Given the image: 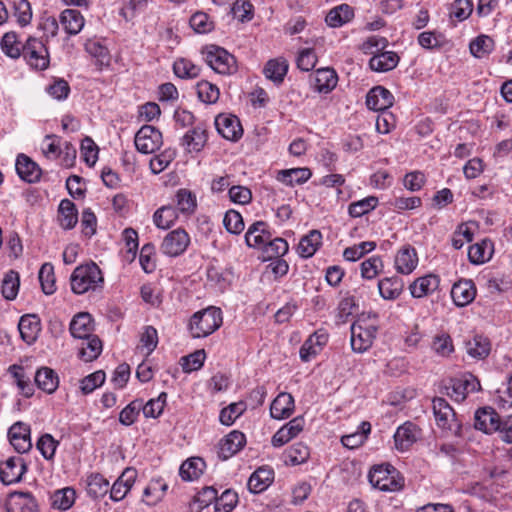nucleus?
I'll use <instances>...</instances> for the list:
<instances>
[{
    "mask_svg": "<svg viewBox=\"0 0 512 512\" xmlns=\"http://www.w3.org/2000/svg\"><path fill=\"white\" fill-rule=\"evenodd\" d=\"M103 283L102 271L94 262L77 266L70 276L71 290L78 295L101 289Z\"/></svg>",
    "mask_w": 512,
    "mask_h": 512,
    "instance_id": "1",
    "label": "nucleus"
},
{
    "mask_svg": "<svg viewBox=\"0 0 512 512\" xmlns=\"http://www.w3.org/2000/svg\"><path fill=\"white\" fill-rule=\"evenodd\" d=\"M476 296V288L472 280L463 279L456 282L451 289V297L458 307L470 304Z\"/></svg>",
    "mask_w": 512,
    "mask_h": 512,
    "instance_id": "21",
    "label": "nucleus"
},
{
    "mask_svg": "<svg viewBox=\"0 0 512 512\" xmlns=\"http://www.w3.org/2000/svg\"><path fill=\"white\" fill-rule=\"evenodd\" d=\"M8 509L9 512H37L38 505L32 494L18 492L12 495Z\"/></svg>",
    "mask_w": 512,
    "mask_h": 512,
    "instance_id": "40",
    "label": "nucleus"
},
{
    "mask_svg": "<svg viewBox=\"0 0 512 512\" xmlns=\"http://www.w3.org/2000/svg\"><path fill=\"white\" fill-rule=\"evenodd\" d=\"M82 346L79 348V358L85 362H91L98 358L102 352V342L97 335L82 339Z\"/></svg>",
    "mask_w": 512,
    "mask_h": 512,
    "instance_id": "42",
    "label": "nucleus"
},
{
    "mask_svg": "<svg viewBox=\"0 0 512 512\" xmlns=\"http://www.w3.org/2000/svg\"><path fill=\"white\" fill-rule=\"evenodd\" d=\"M223 225L227 232L235 235L240 234L245 228L242 215L234 209H230L225 213Z\"/></svg>",
    "mask_w": 512,
    "mask_h": 512,
    "instance_id": "62",
    "label": "nucleus"
},
{
    "mask_svg": "<svg viewBox=\"0 0 512 512\" xmlns=\"http://www.w3.org/2000/svg\"><path fill=\"white\" fill-rule=\"evenodd\" d=\"M13 16L21 27L30 24L32 19V9L28 0H9Z\"/></svg>",
    "mask_w": 512,
    "mask_h": 512,
    "instance_id": "47",
    "label": "nucleus"
},
{
    "mask_svg": "<svg viewBox=\"0 0 512 512\" xmlns=\"http://www.w3.org/2000/svg\"><path fill=\"white\" fill-rule=\"evenodd\" d=\"M26 472V464L22 457L13 456L0 464V480L5 485L19 482Z\"/></svg>",
    "mask_w": 512,
    "mask_h": 512,
    "instance_id": "14",
    "label": "nucleus"
},
{
    "mask_svg": "<svg viewBox=\"0 0 512 512\" xmlns=\"http://www.w3.org/2000/svg\"><path fill=\"white\" fill-rule=\"evenodd\" d=\"M368 479L374 488L383 492H396L404 486V479L390 464L373 466L369 471Z\"/></svg>",
    "mask_w": 512,
    "mask_h": 512,
    "instance_id": "3",
    "label": "nucleus"
},
{
    "mask_svg": "<svg viewBox=\"0 0 512 512\" xmlns=\"http://www.w3.org/2000/svg\"><path fill=\"white\" fill-rule=\"evenodd\" d=\"M87 493L94 499L102 498L109 492V481L100 473H93L87 477Z\"/></svg>",
    "mask_w": 512,
    "mask_h": 512,
    "instance_id": "43",
    "label": "nucleus"
},
{
    "mask_svg": "<svg viewBox=\"0 0 512 512\" xmlns=\"http://www.w3.org/2000/svg\"><path fill=\"white\" fill-rule=\"evenodd\" d=\"M85 51L95 58L99 65H108L110 62V54L107 47L97 40H88L85 43Z\"/></svg>",
    "mask_w": 512,
    "mask_h": 512,
    "instance_id": "60",
    "label": "nucleus"
},
{
    "mask_svg": "<svg viewBox=\"0 0 512 512\" xmlns=\"http://www.w3.org/2000/svg\"><path fill=\"white\" fill-rule=\"evenodd\" d=\"M167 402V393L161 392L157 398L150 399L146 404L142 403L141 410L146 418L159 417Z\"/></svg>",
    "mask_w": 512,
    "mask_h": 512,
    "instance_id": "58",
    "label": "nucleus"
},
{
    "mask_svg": "<svg viewBox=\"0 0 512 512\" xmlns=\"http://www.w3.org/2000/svg\"><path fill=\"white\" fill-rule=\"evenodd\" d=\"M321 244V232L318 230H312L301 238L297 251L302 258H310L316 253Z\"/></svg>",
    "mask_w": 512,
    "mask_h": 512,
    "instance_id": "38",
    "label": "nucleus"
},
{
    "mask_svg": "<svg viewBox=\"0 0 512 512\" xmlns=\"http://www.w3.org/2000/svg\"><path fill=\"white\" fill-rule=\"evenodd\" d=\"M8 438L18 453H26L32 448L31 429L26 423H14L8 430Z\"/></svg>",
    "mask_w": 512,
    "mask_h": 512,
    "instance_id": "13",
    "label": "nucleus"
},
{
    "mask_svg": "<svg viewBox=\"0 0 512 512\" xmlns=\"http://www.w3.org/2000/svg\"><path fill=\"white\" fill-rule=\"evenodd\" d=\"M404 282L397 276L385 277L378 281V290L384 300H396L403 292Z\"/></svg>",
    "mask_w": 512,
    "mask_h": 512,
    "instance_id": "30",
    "label": "nucleus"
},
{
    "mask_svg": "<svg viewBox=\"0 0 512 512\" xmlns=\"http://www.w3.org/2000/svg\"><path fill=\"white\" fill-rule=\"evenodd\" d=\"M39 281L42 291L46 295H51L55 292V275L54 267L50 263H44L39 270Z\"/></svg>",
    "mask_w": 512,
    "mask_h": 512,
    "instance_id": "55",
    "label": "nucleus"
},
{
    "mask_svg": "<svg viewBox=\"0 0 512 512\" xmlns=\"http://www.w3.org/2000/svg\"><path fill=\"white\" fill-rule=\"evenodd\" d=\"M22 56L26 63L35 70H45L50 63L49 51L46 44L35 37H29L26 40Z\"/></svg>",
    "mask_w": 512,
    "mask_h": 512,
    "instance_id": "6",
    "label": "nucleus"
},
{
    "mask_svg": "<svg viewBox=\"0 0 512 512\" xmlns=\"http://www.w3.org/2000/svg\"><path fill=\"white\" fill-rule=\"evenodd\" d=\"M35 383L42 391L52 394L59 386L58 374L49 367L39 368L34 377Z\"/></svg>",
    "mask_w": 512,
    "mask_h": 512,
    "instance_id": "33",
    "label": "nucleus"
},
{
    "mask_svg": "<svg viewBox=\"0 0 512 512\" xmlns=\"http://www.w3.org/2000/svg\"><path fill=\"white\" fill-rule=\"evenodd\" d=\"M383 261L380 256H372L361 263V276L364 279H375L383 270Z\"/></svg>",
    "mask_w": 512,
    "mask_h": 512,
    "instance_id": "61",
    "label": "nucleus"
},
{
    "mask_svg": "<svg viewBox=\"0 0 512 512\" xmlns=\"http://www.w3.org/2000/svg\"><path fill=\"white\" fill-rule=\"evenodd\" d=\"M394 96L383 86H375L366 96V106L373 111H386L393 105Z\"/></svg>",
    "mask_w": 512,
    "mask_h": 512,
    "instance_id": "18",
    "label": "nucleus"
},
{
    "mask_svg": "<svg viewBox=\"0 0 512 512\" xmlns=\"http://www.w3.org/2000/svg\"><path fill=\"white\" fill-rule=\"evenodd\" d=\"M215 127L223 138L230 141H237L243 135L240 120L232 114H219L215 118Z\"/></svg>",
    "mask_w": 512,
    "mask_h": 512,
    "instance_id": "12",
    "label": "nucleus"
},
{
    "mask_svg": "<svg viewBox=\"0 0 512 512\" xmlns=\"http://www.w3.org/2000/svg\"><path fill=\"white\" fill-rule=\"evenodd\" d=\"M311 176L312 172L309 168H291L280 170L277 173L276 179L287 186L293 187L295 185L304 184Z\"/></svg>",
    "mask_w": 512,
    "mask_h": 512,
    "instance_id": "31",
    "label": "nucleus"
},
{
    "mask_svg": "<svg viewBox=\"0 0 512 512\" xmlns=\"http://www.w3.org/2000/svg\"><path fill=\"white\" fill-rule=\"evenodd\" d=\"M418 254L410 244L402 246L394 258V267L402 275L411 274L418 266Z\"/></svg>",
    "mask_w": 512,
    "mask_h": 512,
    "instance_id": "15",
    "label": "nucleus"
},
{
    "mask_svg": "<svg viewBox=\"0 0 512 512\" xmlns=\"http://www.w3.org/2000/svg\"><path fill=\"white\" fill-rule=\"evenodd\" d=\"M378 326L366 323L365 316L359 317L351 326V347L353 351L363 353L368 350L376 338Z\"/></svg>",
    "mask_w": 512,
    "mask_h": 512,
    "instance_id": "5",
    "label": "nucleus"
},
{
    "mask_svg": "<svg viewBox=\"0 0 512 512\" xmlns=\"http://www.w3.org/2000/svg\"><path fill=\"white\" fill-rule=\"evenodd\" d=\"M20 280L18 272L8 271L2 281V295L7 300H14L17 297Z\"/></svg>",
    "mask_w": 512,
    "mask_h": 512,
    "instance_id": "51",
    "label": "nucleus"
},
{
    "mask_svg": "<svg viewBox=\"0 0 512 512\" xmlns=\"http://www.w3.org/2000/svg\"><path fill=\"white\" fill-rule=\"evenodd\" d=\"M205 468L206 463L202 458L191 457L181 464L179 468V475L184 481H194L199 479Z\"/></svg>",
    "mask_w": 512,
    "mask_h": 512,
    "instance_id": "36",
    "label": "nucleus"
},
{
    "mask_svg": "<svg viewBox=\"0 0 512 512\" xmlns=\"http://www.w3.org/2000/svg\"><path fill=\"white\" fill-rule=\"evenodd\" d=\"M58 221L59 225L65 230H70L77 224L78 210L71 200L63 199L60 202L58 207Z\"/></svg>",
    "mask_w": 512,
    "mask_h": 512,
    "instance_id": "34",
    "label": "nucleus"
},
{
    "mask_svg": "<svg viewBox=\"0 0 512 512\" xmlns=\"http://www.w3.org/2000/svg\"><path fill=\"white\" fill-rule=\"evenodd\" d=\"M274 480V471L270 468L260 467L248 479L247 488L253 494L265 491Z\"/></svg>",
    "mask_w": 512,
    "mask_h": 512,
    "instance_id": "27",
    "label": "nucleus"
},
{
    "mask_svg": "<svg viewBox=\"0 0 512 512\" xmlns=\"http://www.w3.org/2000/svg\"><path fill=\"white\" fill-rule=\"evenodd\" d=\"M177 209L183 214L194 213L197 202L195 195L188 189H180L176 193Z\"/></svg>",
    "mask_w": 512,
    "mask_h": 512,
    "instance_id": "54",
    "label": "nucleus"
},
{
    "mask_svg": "<svg viewBox=\"0 0 512 512\" xmlns=\"http://www.w3.org/2000/svg\"><path fill=\"white\" fill-rule=\"evenodd\" d=\"M272 236L269 227L264 221H256L251 224L245 234V242L248 247L262 248Z\"/></svg>",
    "mask_w": 512,
    "mask_h": 512,
    "instance_id": "22",
    "label": "nucleus"
},
{
    "mask_svg": "<svg viewBox=\"0 0 512 512\" xmlns=\"http://www.w3.org/2000/svg\"><path fill=\"white\" fill-rule=\"evenodd\" d=\"M15 168L18 176L28 183H35L40 180V167L25 154H19L17 156Z\"/></svg>",
    "mask_w": 512,
    "mask_h": 512,
    "instance_id": "24",
    "label": "nucleus"
},
{
    "mask_svg": "<svg viewBox=\"0 0 512 512\" xmlns=\"http://www.w3.org/2000/svg\"><path fill=\"white\" fill-rule=\"evenodd\" d=\"M222 311L210 306L195 312L189 322V330L193 338H203L214 333L222 325Z\"/></svg>",
    "mask_w": 512,
    "mask_h": 512,
    "instance_id": "2",
    "label": "nucleus"
},
{
    "mask_svg": "<svg viewBox=\"0 0 512 512\" xmlns=\"http://www.w3.org/2000/svg\"><path fill=\"white\" fill-rule=\"evenodd\" d=\"M246 410V404L242 401L231 403L220 411L219 420L223 425L230 426Z\"/></svg>",
    "mask_w": 512,
    "mask_h": 512,
    "instance_id": "59",
    "label": "nucleus"
},
{
    "mask_svg": "<svg viewBox=\"0 0 512 512\" xmlns=\"http://www.w3.org/2000/svg\"><path fill=\"white\" fill-rule=\"evenodd\" d=\"M420 429L416 424L407 421L399 426L394 434V443L397 450L404 452L418 440Z\"/></svg>",
    "mask_w": 512,
    "mask_h": 512,
    "instance_id": "17",
    "label": "nucleus"
},
{
    "mask_svg": "<svg viewBox=\"0 0 512 512\" xmlns=\"http://www.w3.org/2000/svg\"><path fill=\"white\" fill-rule=\"evenodd\" d=\"M237 503L238 494L231 489H227L218 497L214 506L215 512H231Z\"/></svg>",
    "mask_w": 512,
    "mask_h": 512,
    "instance_id": "64",
    "label": "nucleus"
},
{
    "mask_svg": "<svg viewBox=\"0 0 512 512\" xmlns=\"http://www.w3.org/2000/svg\"><path fill=\"white\" fill-rule=\"evenodd\" d=\"M470 52L476 58H483L494 49V41L487 35H480L471 41Z\"/></svg>",
    "mask_w": 512,
    "mask_h": 512,
    "instance_id": "50",
    "label": "nucleus"
},
{
    "mask_svg": "<svg viewBox=\"0 0 512 512\" xmlns=\"http://www.w3.org/2000/svg\"><path fill=\"white\" fill-rule=\"evenodd\" d=\"M136 149L143 154H151L158 150L163 141L161 132L153 126H142L135 135Z\"/></svg>",
    "mask_w": 512,
    "mask_h": 512,
    "instance_id": "10",
    "label": "nucleus"
},
{
    "mask_svg": "<svg viewBox=\"0 0 512 512\" xmlns=\"http://www.w3.org/2000/svg\"><path fill=\"white\" fill-rule=\"evenodd\" d=\"M9 372L14 377L18 388L25 397H31L34 393V388L30 383V378L25 375L24 368L19 365H11Z\"/></svg>",
    "mask_w": 512,
    "mask_h": 512,
    "instance_id": "53",
    "label": "nucleus"
},
{
    "mask_svg": "<svg viewBox=\"0 0 512 512\" xmlns=\"http://www.w3.org/2000/svg\"><path fill=\"white\" fill-rule=\"evenodd\" d=\"M338 76L332 68H321L316 70L313 88L316 92L327 94L337 85Z\"/></svg>",
    "mask_w": 512,
    "mask_h": 512,
    "instance_id": "28",
    "label": "nucleus"
},
{
    "mask_svg": "<svg viewBox=\"0 0 512 512\" xmlns=\"http://www.w3.org/2000/svg\"><path fill=\"white\" fill-rule=\"evenodd\" d=\"M440 284L439 276L427 274L415 279L409 286L410 293L414 298H423L438 290Z\"/></svg>",
    "mask_w": 512,
    "mask_h": 512,
    "instance_id": "20",
    "label": "nucleus"
},
{
    "mask_svg": "<svg viewBox=\"0 0 512 512\" xmlns=\"http://www.w3.org/2000/svg\"><path fill=\"white\" fill-rule=\"evenodd\" d=\"M190 244L189 234L182 228L170 231L164 237L160 250L169 257L182 255Z\"/></svg>",
    "mask_w": 512,
    "mask_h": 512,
    "instance_id": "9",
    "label": "nucleus"
},
{
    "mask_svg": "<svg viewBox=\"0 0 512 512\" xmlns=\"http://www.w3.org/2000/svg\"><path fill=\"white\" fill-rule=\"evenodd\" d=\"M288 62L283 57L270 59L264 66L263 73L275 84H281L288 72Z\"/></svg>",
    "mask_w": 512,
    "mask_h": 512,
    "instance_id": "35",
    "label": "nucleus"
},
{
    "mask_svg": "<svg viewBox=\"0 0 512 512\" xmlns=\"http://www.w3.org/2000/svg\"><path fill=\"white\" fill-rule=\"evenodd\" d=\"M399 62V56L393 51L376 53L369 61L371 70L376 72H387L394 69Z\"/></svg>",
    "mask_w": 512,
    "mask_h": 512,
    "instance_id": "37",
    "label": "nucleus"
},
{
    "mask_svg": "<svg viewBox=\"0 0 512 512\" xmlns=\"http://www.w3.org/2000/svg\"><path fill=\"white\" fill-rule=\"evenodd\" d=\"M353 16V9L347 4H341L328 12L325 21L330 27H340L349 22Z\"/></svg>",
    "mask_w": 512,
    "mask_h": 512,
    "instance_id": "44",
    "label": "nucleus"
},
{
    "mask_svg": "<svg viewBox=\"0 0 512 512\" xmlns=\"http://www.w3.org/2000/svg\"><path fill=\"white\" fill-rule=\"evenodd\" d=\"M465 349L469 356L475 359H484L490 353L491 344L487 337L475 335L465 342Z\"/></svg>",
    "mask_w": 512,
    "mask_h": 512,
    "instance_id": "41",
    "label": "nucleus"
},
{
    "mask_svg": "<svg viewBox=\"0 0 512 512\" xmlns=\"http://www.w3.org/2000/svg\"><path fill=\"white\" fill-rule=\"evenodd\" d=\"M137 478L134 468H126L113 485L109 486L110 499L114 502L123 500L132 489Z\"/></svg>",
    "mask_w": 512,
    "mask_h": 512,
    "instance_id": "16",
    "label": "nucleus"
},
{
    "mask_svg": "<svg viewBox=\"0 0 512 512\" xmlns=\"http://www.w3.org/2000/svg\"><path fill=\"white\" fill-rule=\"evenodd\" d=\"M69 330L71 335L78 339L94 335V321L92 316L87 312H80L76 314L70 322Z\"/></svg>",
    "mask_w": 512,
    "mask_h": 512,
    "instance_id": "25",
    "label": "nucleus"
},
{
    "mask_svg": "<svg viewBox=\"0 0 512 512\" xmlns=\"http://www.w3.org/2000/svg\"><path fill=\"white\" fill-rule=\"evenodd\" d=\"M1 49L3 53L12 58L17 59L22 56L24 50V44L18 40V36L15 32H7L1 39Z\"/></svg>",
    "mask_w": 512,
    "mask_h": 512,
    "instance_id": "45",
    "label": "nucleus"
},
{
    "mask_svg": "<svg viewBox=\"0 0 512 512\" xmlns=\"http://www.w3.org/2000/svg\"><path fill=\"white\" fill-rule=\"evenodd\" d=\"M177 219L176 209L172 206H162L153 215L154 224L160 229L170 228Z\"/></svg>",
    "mask_w": 512,
    "mask_h": 512,
    "instance_id": "49",
    "label": "nucleus"
},
{
    "mask_svg": "<svg viewBox=\"0 0 512 512\" xmlns=\"http://www.w3.org/2000/svg\"><path fill=\"white\" fill-rule=\"evenodd\" d=\"M433 413L439 428L459 434L461 424L456 418V413L446 399L435 397L432 401Z\"/></svg>",
    "mask_w": 512,
    "mask_h": 512,
    "instance_id": "8",
    "label": "nucleus"
},
{
    "mask_svg": "<svg viewBox=\"0 0 512 512\" xmlns=\"http://www.w3.org/2000/svg\"><path fill=\"white\" fill-rule=\"evenodd\" d=\"M493 254V243L484 239L481 242L471 245L468 249V258L472 264H483L489 261Z\"/></svg>",
    "mask_w": 512,
    "mask_h": 512,
    "instance_id": "39",
    "label": "nucleus"
},
{
    "mask_svg": "<svg viewBox=\"0 0 512 512\" xmlns=\"http://www.w3.org/2000/svg\"><path fill=\"white\" fill-rule=\"evenodd\" d=\"M379 200L376 196H368L361 200L352 202L348 206V214L353 218H359L371 212L378 206Z\"/></svg>",
    "mask_w": 512,
    "mask_h": 512,
    "instance_id": "48",
    "label": "nucleus"
},
{
    "mask_svg": "<svg viewBox=\"0 0 512 512\" xmlns=\"http://www.w3.org/2000/svg\"><path fill=\"white\" fill-rule=\"evenodd\" d=\"M206 63L216 73L230 75L237 70L236 59L224 48L211 45L203 50Z\"/></svg>",
    "mask_w": 512,
    "mask_h": 512,
    "instance_id": "4",
    "label": "nucleus"
},
{
    "mask_svg": "<svg viewBox=\"0 0 512 512\" xmlns=\"http://www.w3.org/2000/svg\"><path fill=\"white\" fill-rule=\"evenodd\" d=\"M208 140L207 129L204 125L199 124L188 130L182 137L181 144L189 153L200 152L205 147Z\"/></svg>",
    "mask_w": 512,
    "mask_h": 512,
    "instance_id": "19",
    "label": "nucleus"
},
{
    "mask_svg": "<svg viewBox=\"0 0 512 512\" xmlns=\"http://www.w3.org/2000/svg\"><path fill=\"white\" fill-rule=\"evenodd\" d=\"M245 443L246 437L244 433L234 430L220 442L219 456L223 459H228L239 452Z\"/></svg>",
    "mask_w": 512,
    "mask_h": 512,
    "instance_id": "26",
    "label": "nucleus"
},
{
    "mask_svg": "<svg viewBox=\"0 0 512 512\" xmlns=\"http://www.w3.org/2000/svg\"><path fill=\"white\" fill-rule=\"evenodd\" d=\"M481 389L480 381L471 373H464L452 378L446 387V394L456 402H462L470 393Z\"/></svg>",
    "mask_w": 512,
    "mask_h": 512,
    "instance_id": "7",
    "label": "nucleus"
},
{
    "mask_svg": "<svg viewBox=\"0 0 512 512\" xmlns=\"http://www.w3.org/2000/svg\"><path fill=\"white\" fill-rule=\"evenodd\" d=\"M142 408V400L135 399L124 407L119 414V422L124 426H130L137 420Z\"/></svg>",
    "mask_w": 512,
    "mask_h": 512,
    "instance_id": "63",
    "label": "nucleus"
},
{
    "mask_svg": "<svg viewBox=\"0 0 512 512\" xmlns=\"http://www.w3.org/2000/svg\"><path fill=\"white\" fill-rule=\"evenodd\" d=\"M310 456V450L302 442L293 444L284 454V462L287 465L296 466L305 463Z\"/></svg>",
    "mask_w": 512,
    "mask_h": 512,
    "instance_id": "46",
    "label": "nucleus"
},
{
    "mask_svg": "<svg viewBox=\"0 0 512 512\" xmlns=\"http://www.w3.org/2000/svg\"><path fill=\"white\" fill-rule=\"evenodd\" d=\"M295 409L294 398L291 394L281 392L270 405V416L276 420L289 418Z\"/></svg>",
    "mask_w": 512,
    "mask_h": 512,
    "instance_id": "23",
    "label": "nucleus"
},
{
    "mask_svg": "<svg viewBox=\"0 0 512 512\" xmlns=\"http://www.w3.org/2000/svg\"><path fill=\"white\" fill-rule=\"evenodd\" d=\"M18 329L21 338L26 343L32 344L41 330L40 319L36 315H24L20 318Z\"/></svg>",
    "mask_w": 512,
    "mask_h": 512,
    "instance_id": "32",
    "label": "nucleus"
},
{
    "mask_svg": "<svg viewBox=\"0 0 512 512\" xmlns=\"http://www.w3.org/2000/svg\"><path fill=\"white\" fill-rule=\"evenodd\" d=\"M51 500L54 508L65 511L75 502V490L69 487L57 490L53 493Z\"/></svg>",
    "mask_w": 512,
    "mask_h": 512,
    "instance_id": "52",
    "label": "nucleus"
},
{
    "mask_svg": "<svg viewBox=\"0 0 512 512\" xmlns=\"http://www.w3.org/2000/svg\"><path fill=\"white\" fill-rule=\"evenodd\" d=\"M175 75L182 79L196 78L200 73V68L185 58L177 59L173 64Z\"/></svg>",
    "mask_w": 512,
    "mask_h": 512,
    "instance_id": "56",
    "label": "nucleus"
},
{
    "mask_svg": "<svg viewBox=\"0 0 512 512\" xmlns=\"http://www.w3.org/2000/svg\"><path fill=\"white\" fill-rule=\"evenodd\" d=\"M503 417L492 407L479 408L475 412L474 427L486 434L499 433Z\"/></svg>",
    "mask_w": 512,
    "mask_h": 512,
    "instance_id": "11",
    "label": "nucleus"
},
{
    "mask_svg": "<svg viewBox=\"0 0 512 512\" xmlns=\"http://www.w3.org/2000/svg\"><path fill=\"white\" fill-rule=\"evenodd\" d=\"M262 249L268 259H275L284 256L288 252L289 246L285 239L271 236L270 241H267Z\"/></svg>",
    "mask_w": 512,
    "mask_h": 512,
    "instance_id": "57",
    "label": "nucleus"
},
{
    "mask_svg": "<svg viewBox=\"0 0 512 512\" xmlns=\"http://www.w3.org/2000/svg\"><path fill=\"white\" fill-rule=\"evenodd\" d=\"M60 23L68 35H77L84 27L85 20L80 11L65 9L60 14Z\"/></svg>",
    "mask_w": 512,
    "mask_h": 512,
    "instance_id": "29",
    "label": "nucleus"
}]
</instances>
